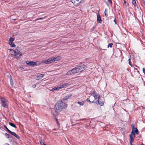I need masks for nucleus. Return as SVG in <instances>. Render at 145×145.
Returning a JSON list of instances; mask_svg holds the SVG:
<instances>
[{
	"label": "nucleus",
	"mask_w": 145,
	"mask_h": 145,
	"mask_svg": "<svg viewBox=\"0 0 145 145\" xmlns=\"http://www.w3.org/2000/svg\"><path fill=\"white\" fill-rule=\"evenodd\" d=\"M74 125V124H73V125Z\"/></svg>",
	"instance_id": "8fccbe9b"
},
{
	"label": "nucleus",
	"mask_w": 145,
	"mask_h": 145,
	"mask_svg": "<svg viewBox=\"0 0 145 145\" xmlns=\"http://www.w3.org/2000/svg\"><path fill=\"white\" fill-rule=\"evenodd\" d=\"M42 63L45 64H48L47 62V60H44L42 61Z\"/></svg>",
	"instance_id": "cd10ccee"
},
{
	"label": "nucleus",
	"mask_w": 145,
	"mask_h": 145,
	"mask_svg": "<svg viewBox=\"0 0 145 145\" xmlns=\"http://www.w3.org/2000/svg\"><path fill=\"white\" fill-rule=\"evenodd\" d=\"M107 9H105V10L104 12H105V16L106 17H107L108 16V14L107 13Z\"/></svg>",
	"instance_id": "bb28decb"
},
{
	"label": "nucleus",
	"mask_w": 145,
	"mask_h": 145,
	"mask_svg": "<svg viewBox=\"0 0 145 145\" xmlns=\"http://www.w3.org/2000/svg\"><path fill=\"white\" fill-rule=\"evenodd\" d=\"M77 67L79 72L84 70L86 68V66L83 65H81Z\"/></svg>",
	"instance_id": "6e6552de"
},
{
	"label": "nucleus",
	"mask_w": 145,
	"mask_h": 145,
	"mask_svg": "<svg viewBox=\"0 0 145 145\" xmlns=\"http://www.w3.org/2000/svg\"><path fill=\"white\" fill-rule=\"evenodd\" d=\"M129 61V64L131 66V63H130V62H131V60L130 59H129L128 60Z\"/></svg>",
	"instance_id": "f704fd0d"
},
{
	"label": "nucleus",
	"mask_w": 145,
	"mask_h": 145,
	"mask_svg": "<svg viewBox=\"0 0 145 145\" xmlns=\"http://www.w3.org/2000/svg\"><path fill=\"white\" fill-rule=\"evenodd\" d=\"M139 72L138 71L137 72V73H138V78H139V76H140V74L139 73Z\"/></svg>",
	"instance_id": "58836bf2"
},
{
	"label": "nucleus",
	"mask_w": 145,
	"mask_h": 145,
	"mask_svg": "<svg viewBox=\"0 0 145 145\" xmlns=\"http://www.w3.org/2000/svg\"><path fill=\"white\" fill-rule=\"evenodd\" d=\"M5 137L7 138H9L10 137V135H9L7 134V133H6L5 134Z\"/></svg>",
	"instance_id": "c756f323"
},
{
	"label": "nucleus",
	"mask_w": 145,
	"mask_h": 145,
	"mask_svg": "<svg viewBox=\"0 0 145 145\" xmlns=\"http://www.w3.org/2000/svg\"><path fill=\"white\" fill-rule=\"evenodd\" d=\"M113 45V44L112 43H110L108 44L107 46L108 48L110 47L112 48V45Z\"/></svg>",
	"instance_id": "393cba45"
},
{
	"label": "nucleus",
	"mask_w": 145,
	"mask_h": 145,
	"mask_svg": "<svg viewBox=\"0 0 145 145\" xmlns=\"http://www.w3.org/2000/svg\"><path fill=\"white\" fill-rule=\"evenodd\" d=\"M79 71L77 67L73 68L72 69L66 73V75H71L74 74L76 73L79 72Z\"/></svg>",
	"instance_id": "f03ea898"
},
{
	"label": "nucleus",
	"mask_w": 145,
	"mask_h": 145,
	"mask_svg": "<svg viewBox=\"0 0 145 145\" xmlns=\"http://www.w3.org/2000/svg\"><path fill=\"white\" fill-rule=\"evenodd\" d=\"M67 106V105L62 100L58 101L55 104L54 110L56 114L61 111Z\"/></svg>",
	"instance_id": "f257e3e1"
},
{
	"label": "nucleus",
	"mask_w": 145,
	"mask_h": 145,
	"mask_svg": "<svg viewBox=\"0 0 145 145\" xmlns=\"http://www.w3.org/2000/svg\"><path fill=\"white\" fill-rule=\"evenodd\" d=\"M74 125V124H73V125Z\"/></svg>",
	"instance_id": "3c124183"
},
{
	"label": "nucleus",
	"mask_w": 145,
	"mask_h": 145,
	"mask_svg": "<svg viewBox=\"0 0 145 145\" xmlns=\"http://www.w3.org/2000/svg\"><path fill=\"white\" fill-rule=\"evenodd\" d=\"M114 21L115 22V24H117V23H116V19L115 18V19L114 20Z\"/></svg>",
	"instance_id": "e433bc0d"
},
{
	"label": "nucleus",
	"mask_w": 145,
	"mask_h": 145,
	"mask_svg": "<svg viewBox=\"0 0 145 145\" xmlns=\"http://www.w3.org/2000/svg\"><path fill=\"white\" fill-rule=\"evenodd\" d=\"M121 131L122 133V134H123L125 131V129L124 128H121Z\"/></svg>",
	"instance_id": "5701e85b"
},
{
	"label": "nucleus",
	"mask_w": 145,
	"mask_h": 145,
	"mask_svg": "<svg viewBox=\"0 0 145 145\" xmlns=\"http://www.w3.org/2000/svg\"><path fill=\"white\" fill-rule=\"evenodd\" d=\"M14 54V56L16 57V58L18 60L20 59V56H22V54H21L20 51L17 48L14 49L13 50Z\"/></svg>",
	"instance_id": "7ed1b4c3"
},
{
	"label": "nucleus",
	"mask_w": 145,
	"mask_h": 145,
	"mask_svg": "<svg viewBox=\"0 0 145 145\" xmlns=\"http://www.w3.org/2000/svg\"><path fill=\"white\" fill-rule=\"evenodd\" d=\"M43 145H46V144H43Z\"/></svg>",
	"instance_id": "de8ad7c7"
},
{
	"label": "nucleus",
	"mask_w": 145,
	"mask_h": 145,
	"mask_svg": "<svg viewBox=\"0 0 145 145\" xmlns=\"http://www.w3.org/2000/svg\"><path fill=\"white\" fill-rule=\"evenodd\" d=\"M69 85L70 84L68 83H64L63 84L61 85H59V86L60 89H62L63 88H66L67 87L69 86Z\"/></svg>",
	"instance_id": "ddd939ff"
},
{
	"label": "nucleus",
	"mask_w": 145,
	"mask_h": 145,
	"mask_svg": "<svg viewBox=\"0 0 145 145\" xmlns=\"http://www.w3.org/2000/svg\"><path fill=\"white\" fill-rule=\"evenodd\" d=\"M104 98L103 97H101L100 98H99L97 101L98 104L101 105L102 106L104 104Z\"/></svg>",
	"instance_id": "f8f14e48"
},
{
	"label": "nucleus",
	"mask_w": 145,
	"mask_h": 145,
	"mask_svg": "<svg viewBox=\"0 0 145 145\" xmlns=\"http://www.w3.org/2000/svg\"><path fill=\"white\" fill-rule=\"evenodd\" d=\"M92 97L91 96H90L89 97V98L90 99H91V98H92Z\"/></svg>",
	"instance_id": "37998d69"
},
{
	"label": "nucleus",
	"mask_w": 145,
	"mask_h": 145,
	"mask_svg": "<svg viewBox=\"0 0 145 145\" xmlns=\"http://www.w3.org/2000/svg\"><path fill=\"white\" fill-rule=\"evenodd\" d=\"M97 21L98 23H102V22L100 16L99 14L97 15Z\"/></svg>",
	"instance_id": "4468645a"
},
{
	"label": "nucleus",
	"mask_w": 145,
	"mask_h": 145,
	"mask_svg": "<svg viewBox=\"0 0 145 145\" xmlns=\"http://www.w3.org/2000/svg\"><path fill=\"white\" fill-rule=\"evenodd\" d=\"M12 82H10V84L11 85H12L13 84Z\"/></svg>",
	"instance_id": "79ce46f5"
},
{
	"label": "nucleus",
	"mask_w": 145,
	"mask_h": 145,
	"mask_svg": "<svg viewBox=\"0 0 145 145\" xmlns=\"http://www.w3.org/2000/svg\"><path fill=\"white\" fill-rule=\"evenodd\" d=\"M14 40V39L13 38L10 37V38L9 40V42H13Z\"/></svg>",
	"instance_id": "a878e982"
},
{
	"label": "nucleus",
	"mask_w": 145,
	"mask_h": 145,
	"mask_svg": "<svg viewBox=\"0 0 145 145\" xmlns=\"http://www.w3.org/2000/svg\"><path fill=\"white\" fill-rule=\"evenodd\" d=\"M9 123L10 125L11 126L15 128H16V126L14 123L10 122Z\"/></svg>",
	"instance_id": "4be33fe9"
},
{
	"label": "nucleus",
	"mask_w": 145,
	"mask_h": 145,
	"mask_svg": "<svg viewBox=\"0 0 145 145\" xmlns=\"http://www.w3.org/2000/svg\"><path fill=\"white\" fill-rule=\"evenodd\" d=\"M95 99L97 100L99 98H100L101 97L100 96V95L97 94V95H96L95 97H94Z\"/></svg>",
	"instance_id": "aec40b11"
},
{
	"label": "nucleus",
	"mask_w": 145,
	"mask_h": 145,
	"mask_svg": "<svg viewBox=\"0 0 145 145\" xmlns=\"http://www.w3.org/2000/svg\"><path fill=\"white\" fill-rule=\"evenodd\" d=\"M84 102L83 101H82L81 102H78L76 103H77L79 105V106H83L84 105Z\"/></svg>",
	"instance_id": "a211bd4d"
},
{
	"label": "nucleus",
	"mask_w": 145,
	"mask_h": 145,
	"mask_svg": "<svg viewBox=\"0 0 145 145\" xmlns=\"http://www.w3.org/2000/svg\"><path fill=\"white\" fill-rule=\"evenodd\" d=\"M1 104L2 106L4 108L8 107L5 101L4 100H2L1 102Z\"/></svg>",
	"instance_id": "2eb2a0df"
},
{
	"label": "nucleus",
	"mask_w": 145,
	"mask_h": 145,
	"mask_svg": "<svg viewBox=\"0 0 145 145\" xmlns=\"http://www.w3.org/2000/svg\"><path fill=\"white\" fill-rule=\"evenodd\" d=\"M9 43L12 47H15L16 46L14 43L12 42H9Z\"/></svg>",
	"instance_id": "6ab92c4d"
},
{
	"label": "nucleus",
	"mask_w": 145,
	"mask_h": 145,
	"mask_svg": "<svg viewBox=\"0 0 145 145\" xmlns=\"http://www.w3.org/2000/svg\"><path fill=\"white\" fill-rule=\"evenodd\" d=\"M4 127L5 128L7 129V130L8 131V132L10 133L11 135L14 136L15 137H16L17 138L19 139L20 137L18 136L16 134L12 132L7 127V126L6 125L4 126Z\"/></svg>",
	"instance_id": "423d86ee"
},
{
	"label": "nucleus",
	"mask_w": 145,
	"mask_h": 145,
	"mask_svg": "<svg viewBox=\"0 0 145 145\" xmlns=\"http://www.w3.org/2000/svg\"><path fill=\"white\" fill-rule=\"evenodd\" d=\"M46 16H45L44 17L40 18H39L37 19V20H42V19H43L44 18H46Z\"/></svg>",
	"instance_id": "2f4dec72"
},
{
	"label": "nucleus",
	"mask_w": 145,
	"mask_h": 145,
	"mask_svg": "<svg viewBox=\"0 0 145 145\" xmlns=\"http://www.w3.org/2000/svg\"><path fill=\"white\" fill-rule=\"evenodd\" d=\"M60 89L59 86L57 87H55L52 89L50 91H53L54 90H59Z\"/></svg>",
	"instance_id": "f3484780"
},
{
	"label": "nucleus",
	"mask_w": 145,
	"mask_h": 145,
	"mask_svg": "<svg viewBox=\"0 0 145 145\" xmlns=\"http://www.w3.org/2000/svg\"><path fill=\"white\" fill-rule=\"evenodd\" d=\"M26 64L29 66L34 67V66H37V62H34L31 61H26Z\"/></svg>",
	"instance_id": "0eeeda50"
},
{
	"label": "nucleus",
	"mask_w": 145,
	"mask_h": 145,
	"mask_svg": "<svg viewBox=\"0 0 145 145\" xmlns=\"http://www.w3.org/2000/svg\"><path fill=\"white\" fill-rule=\"evenodd\" d=\"M61 58L60 57L58 56L56 57H53L52 58H49L47 59V62L48 64H49L53 62L59 60Z\"/></svg>",
	"instance_id": "20e7f679"
},
{
	"label": "nucleus",
	"mask_w": 145,
	"mask_h": 145,
	"mask_svg": "<svg viewBox=\"0 0 145 145\" xmlns=\"http://www.w3.org/2000/svg\"><path fill=\"white\" fill-rule=\"evenodd\" d=\"M108 1L111 4H112V2L111 0H108Z\"/></svg>",
	"instance_id": "c9c22d12"
},
{
	"label": "nucleus",
	"mask_w": 145,
	"mask_h": 145,
	"mask_svg": "<svg viewBox=\"0 0 145 145\" xmlns=\"http://www.w3.org/2000/svg\"><path fill=\"white\" fill-rule=\"evenodd\" d=\"M4 145H9V144L7 143H5Z\"/></svg>",
	"instance_id": "a19ab883"
},
{
	"label": "nucleus",
	"mask_w": 145,
	"mask_h": 145,
	"mask_svg": "<svg viewBox=\"0 0 145 145\" xmlns=\"http://www.w3.org/2000/svg\"><path fill=\"white\" fill-rule=\"evenodd\" d=\"M56 119L57 121H58V120L56 118Z\"/></svg>",
	"instance_id": "c03bdc74"
},
{
	"label": "nucleus",
	"mask_w": 145,
	"mask_h": 145,
	"mask_svg": "<svg viewBox=\"0 0 145 145\" xmlns=\"http://www.w3.org/2000/svg\"><path fill=\"white\" fill-rule=\"evenodd\" d=\"M132 3L134 6H136L137 4L135 0H132Z\"/></svg>",
	"instance_id": "b1692460"
},
{
	"label": "nucleus",
	"mask_w": 145,
	"mask_h": 145,
	"mask_svg": "<svg viewBox=\"0 0 145 145\" xmlns=\"http://www.w3.org/2000/svg\"><path fill=\"white\" fill-rule=\"evenodd\" d=\"M71 96L72 95L71 94H68L61 100H62L64 102H66L67 101V100L70 98Z\"/></svg>",
	"instance_id": "9b49d317"
},
{
	"label": "nucleus",
	"mask_w": 145,
	"mask_h": 145,
	"mask_svg": "<svg viewBox=\"0 0 145 145\" xmlns=\"http://www.w3.org/2000/svg\"><path fill=\"white\" fill-rule=\"evenodd\" d=\"M135 137V134L131 133L129 135V142L130 144L132 143L134 140Z\"/></svg>",
	"instance_id": "9d476101"
},
{
	"label": "nucleus",
	"mask_w": 145,
	"mask_h": 145,
	"mask_svg": "<svg viewBox=\"0 0 145 145\" xmlns=\"http://www.w3.org/2000/svg\"><path fill=\"white\" fill-rule=\"evenodd\" d=\"M143 72L145 74V68H144L142 69Z\"/></svg>",
	"instance_id": "72a5a7b5"
},
{
	"label": "nucleus",
	"mask_w": 145,
	"mask_h": 145,
	"mask_svg": "<svg viewBox=\"0 0 145 145\" xmlns=\"http://www.w3.org/2000/svg\"><path fill=\"white\" fill-rule=\"evenodd\" d=\"M98 94L97 93L93 91L92 93H91V95L93 97H95L96 95H97Z\"/></svg>",
	"instance_id": "412c9836"
},
{
	"label": "nucleus",
	"mask_w": 145,
	"mask_h": 145,
	"mask_svg": "<svg viewBox=\"0 0 145 145\" xmlns=\"http://www.w3.org/2000/svg\"><path fill=\"white\" fill-rule=\"evenodd\" d=\"M130 144V145H135V144H132H132Z\"/></svg>",
	"instance_id": "a18cd8bd"
},
{
	"label": "nucleus",
	"mask_w": 145,
	"mask_h": 145,
	"mask_svg": "<svg viewBox=\"0 0 145 145\" xmlns=\"http://www.w3.org/2000/svg\"><path fill=\"white\" fill-rule=\"evenodd\" d=\"M141 145H143V144H142Z\"/></svg>",
	"instance_id": "09e8293b"
},
{
	"label": "nucleus",
	"mask_w": 145,
	"mask_h": 145,
	"mask_svg": "<svg viewBox=\"0 0 145 145\" xmlns=\"http://www.w3.org/2000/svg\"><path fill=\"white\" fill-rule=\"evenodd\" d=\"M144 4V5L145 6V0H142Z\"/></svg>",
	"instance_id": "ea45409f"
},
{
	"label": "nucleus",
	"mask_w": 145,
	"mask_h": 145,
	"mask_svg": "<svg viewBox=\"0 0 145 145\" xmlns=\"http://www.w3.org/2000/svg\"><path fill=\"white\" fill-rule=\"evenodd\" d=\"M142 107L144 109V110H145V107H144L143 106Z\"/></svg>",
	"instance_id": "49530a36"
},
{
	"label": "nucleus",
	"mask_w": 145,
	"mask_h": 145,
	"mask_svg": "<svg viewBox=\"0 0 145 145\" xmlns=\"http://www.w3.org/2000/svg\"><path fill=\"white\" fill-rule=\"evenodd\" d=\"M124 4L127 6H128V4H127V2L125 0H123Z\"/></svg>",
	"instance_id": "7c9ffc66"
},
{
	"label": "nucleus",
	"mask_w": 145,
	"mask_h": 145,
	"mask_svg": "<svg viewBox=\"0 0 145 145\" xmlns=\"http://www.w3.org/2000/svg\"><path fill=\"white\" fill-rule=\"evenodd\" d=\"M44 75V74H41L38 75L36 77V80H38L42 78Z\"/></svg>",
	"instance_id": "dca6fc26"
},
{
	"label": "nucleus",
	"mask_w": 145,
	"mask_h": 145,
	"mask_svg": "<svg viewBox=\"0 0 145 145\" xmlns=\"http://www.w3.org/2000/svg\"><path fill=\"white\" fill-rule=\"evenodd\" d=\"M132 132L131 133L135 134V133L137 134L138 133V131L136 127H135V125L134 123L132 124Z\"/></svg>",
	"instance_id": "39448f33"
},
{
	"label": "nucleus",
	"mask_w": 145,
	"mask_h": 145,
	"mask_svg": "<svg viewBox=\"0 0 145 145\" xmlns=\"http://www.w3.org/2000/svg\"><path fill=\"white\" fill-rule=\"evenodd\" d=\"M10 82H13V80L12 79V78L11 75H10Z\"/></svg>",
	"instance_id": "473e14b6"
},
{
	"label": "nucleus",
	"mask_w": 145,
	"mask_h": 145,
	"mask_svg": "<svg viewBox=\"0 0 145 145\" xmlns=\"http://www.w3.org/2000/svg\"><path fill=\"white\" fill-rule=\"evenodd\" d=\"M32 86L33 88H35L36 87V85L35 84H33L32 85Z\"/></svg>",
	"instance_id": "4c0bfd02"
},
{
	"label": "nucleus",
	"mask_w": 145,
	"mask_h": 145,
	"mask_svg": "<svg viewBox=\"0 0 145 145\" xmlns=\"http://www.w3.org/2000/svg\"><path fill=\"white\" fill-rule=\"evenodd\" d=\"M75 6H77L80 4L82 2V1L80 0H71V1Z\"/></svg>",
	"instance_id": "1a4fd4ad"
},
{
	"label": "nucleus",
	"mask_w": 145,
	"mask_h": 145,
	"mask_svg": "<svg viewBox=\"0 0 145 145\" xmlns=\"http://www.w3.org/2000/svg\"><path fill=\"white\" fill-rule=\"evenodd\" d=\"M86 100L88 102H90V103H94V101H91L89 99H88V98H87L86 99Z\"/></svg>",
	"instance_id": "c85d7f7f"
}]
</instances>
